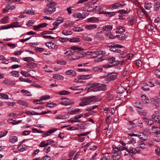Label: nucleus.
I'll use <instances>...</instances> for the list:
<instances>
[{
	"label": "nucleus",
	"instance_id": "1",
	"mask_svg": "<svg viewBox=\"0 0 160 160\" xmlns=\"http://www.w3.org/2000/svg\"><path fill=\"white\" fill-rule=\"evenodd\" d=\"M81 102L79 104L80 106L83 107L89 104L94 102H96L101 100V98L98 99L96 96H92L88 97H83L80 99Z\"/></svg>",
	"mask_w": 160,
	"mask_h": 160
},
{
	"label": "nucleus",
	"instance_id": "2",
	"mask_svg": "<svg viewBox=\"0 0 160 160\" xmlns=\"http://www.w3.org/2000/svg\"><path fill=\"white\" fill-rule=\"evenodd\" d=\"M98 85V83H94L91 84L90 85V87L88 88V91H92L95 92L106 90V86L105 85L102 84L100 86H97Z\"/></svg>",
	"mask_w": 160,
	"mask_h": 160
},
{
	"label": "nucleus",
	"instance_id": "3",
	"mask_svg": "<svg viewBox=\"0 0 160 160\" xmlns=\"http://www.w3.org/2000/svg\"><path fill=\"white\" fill-rule=\"evenodd\" d=\"M85 55H91L92 58H95L98 56L105 54V51L100 50H97L92 51H87L84 53Z\"/></svg>",
	"mask_w": 160,
	"mask_h": 160
},
{
	"label": "nucleus",
	"instance_id": "4",
	"mask_svg": "<svg viewBox=\"0 0 160 160\" xmlns=\"http://www.w3.org/2000/svg\"><path fill=\"white\" fill-rule=\"evenodd\" d=\"M107 47L109 48V50L111 51H113L115 53H120L122 50L120 48H122V46L115 44L111 46H108Z\"/></svg>",
	"mask_w": 160,
	"mask_h": 160
},
{
	"label": "nucleus",
	"instance_id": "5",
	"mask_svg": "<svg viewBox=\"0 0 160 160\" xmlns=\"http://www.w3.org/2000/svg\"><path fill=\"white\" fill-rule=\"evenodd\" d=\"M115 58L113 57L108 58L107 59V60L109 61L110 63L112 65H106L104 66L103 67L105 68H111L112 66L117 65V64L115 62Z\"/></svg>",
	"mask_w": 160,
	"mask_h": 160
},
{
	"label": "nucleus",
	"instance_id": "6",
	"mask_svg": "<svg viewBox=\"0 0 160 160\" xmlns=\"http://www.w3.org/2000/svg\"><path fill=\"white\" fill-rule=\"evenodd\" d=\"M117 78V74L116 73H111L107 75L104 78L107 81L114 80Z\"/></svg>",
	"mask_w": 160,
	"mask_h": 160
},
{
	"label": "nucleus",
	"instance_id": "7",
	"mask_svg": "<svg viewBox=\"0 0 160 160\" xmlns=\"http://www.w3.org/2000/svg\"><path fill=\"white\" fill-rule=\"evenodd\" d=\"M48 8H46L44 12L46 14H51L54 12L56 10V8L54 6H49L48 5Z\"/></svg>",
	"mask_w": 160,
	"mask_h": 160
},
{
	"label": "nucleus",
	"instance_id": "8",
	"mask_svg": "<svg viewBox=\"0 0 160 160\" xmlns=\"http://www.w3.org/2000/svg\"><path fill=\"white\" fill-rule=\"evenodd\" d=\"M74 103V102L73 101L69 100L68 98H65V100L62 101L60 102L61 104L65 106L72 105Z\"/></svg>",
	"mask_w": 160,
	"mask_h": 160
},
{
	"label": "nucleus",
	"instance_id": "9",
	"mask_svg": "<svg viewBox=\"0 0 160 160\" xmlns=\"http://www.w3.org/2000/svg\"><path fill=\"white\" fill-rule=\"evenodd\" d=\"M64 20L63 19L61 20L58 19L55 21L53 23V25L54 27L52 28H50V30H54L57 28V26H58L60 24L63 22Z\"/></svg>",
	"mask_w": 160,
	"mask_h": 160
},
{
	"label": "nucleus",
	"instance_id": "10",
	"mask_svg": "<svg viewBox=\"0 0 160 160\" xmlns=\"http://www.w3.org/2000/svg\"><path fill=\"white\" fill-rule=\"evenodd\" d=\"M126 149V151L130 154H135L138 152L136 148H134L132 147H130L129 149L127 148Z\"/></svg>",
	"mask_w": 160,
	"mask_h": 160
},
{
	"label": "nucleus",
	"instance_id": "11",
	"mask_svg": "<svg viewBox=\"0 0 160 160\" xmlns=\"http://www.w3.org/2000/svg\"><path fill=\"white\" fill-rule=\"evenodd\" d=\"M72 16L75 18H81L82 19H83L85 18V15H83V14L80 12L74 13Z\"/></svg>",
	"mask_w": 160,
	"mask_h": 160
},
{
	"label": "nucleus",
	"instance_id": "12",
	"mask_svg": "<svg viewBox=\"0 0 160 160\" xmlns=\"http://www.w3.org/2000/svg\"><path fill=\"white\" fill-rule=\"evenodd\" d=\"M45 45L47 47L49 48L56 49L58 48V46L52 42H46Z\"/></svg>",
	"mask_w": 160,
	"mask_h": 160
},
{
	"label": "nucleus",
	"instance_id": "13",
	"mask_svg": "<svg viewBox=\"0 0 160 160\" xmlns=\"http://www.w3.org/2000/svg\"><path fill=\"white\" fill-rule=\"evenodd\" d=\"M57 130V129L54 128L52 130L48 131L46 133H45L43 134H42V137H45L47 136H48L50 135L51 134H52L53 132L56 131Z\"/></svg>",
	"mask_w": 160,
	"mask_h": 160
},
{
	"label": "nucleus",
	"instance_id": "14",
	"mask_svg": "<svg viewBox=\"0 0 160 160\" xmlns=\"http://www.w3.org/2000/svg\"><path fill=\"white\" fill-rule=\"evenodd\" d=\"M112 29V26L110 25H107L103 26L102 27V30L103 31H109Z\"/></svg>",
	"mask_w": 160,
	"mask_h": 160
},
{
	"label": "nucleus",
	"instance_id": "15",
	"mask_svg": "<svg viewBox=\"0 0 160 160\" xmlns=\"http://www.w3.org/2000/svg\"><path fill=\"white\" fill-rule=\"evenodd\" d=\"M159 103H160V99L157 98L156 99L154 100L152 103L153 106L155 108H157L159 107Z\"/></svg>",
	"mask_w": 160,
	"mask_h": 160
},
{
	"label": "nucleus",
	"instance_id": "16",
	"mask_svg": "<svg viewBox=\"0 0 160 160\" xmlns=\"http://www.w3.org/2000/svg\"><path fill=\"white\" fill-rule=\"evenodd\" d=\"M115 112V110L113 108H111L108 111L105 112L106 116L110 117L111 115L114 114Z\"/></svg>",
	"mask_w": 160,
	"mask_h": 160
},
{
	"label": "nucleus",
	"instance_id": "17",
	"mask_svg": "<svg viewBox=\"0 0 160 160\" xmlns=\"http://www.w3.org/2000/svg\"><path fill=\"white\" fill-rule=\"evenodd\" d=\"M4 83L8 85L12 86L15 84L14 81H11L9 80L5 79L3 81Z\"/></svg>",
	"mask_w": 160,
	"mask_h": 160
},
{
	"label": "nucleus",
	"instance_id": "18",
	"mask_svg": "<svg viewBox=\"0 0 160 160\" xmlns=\"http://www.w3.org/2000/svg\"><path fill=\"white\" fill-rule=\"evenodd\" d=\"M97 25L96 24L87 25L85 26V28L87 29L91 30L97 28Z\"/></svg>",
	"mask_w": 160,
	"mask_h": 160
},
{
	"label": "nucleus",
	"instance_id": "19",
	"mask_svg": "<svg viewBox=\"0 0 160 160\" xmlns=\"http://www.w3.org/2000/svg\"><path fill=\"white\" fill-rule=\"evenodd\" d=\"M65 73L66 75H70L72 76H74L76 75V73L73 70H69L66 71Z\"/></svg>",
	"mask_w": 160,
	"mask_h": 160
},
{
	"label": "nucleus",
	"instance_id": "20",
	"mask_svg": "<svg viewBox=\"0 0 160 160\" xmlns=\"http://www.w3.org/2000/svg\"><path fill=\"white\" fill-rule=\"evenodd\" d=\"M141 98L143 102L145 103H148L149 102V100L145 95H142L141 96Z\"/></svg>",
	"mask_w": 160,
	"mask_h": 160
},
{
	"label": "nucleus",
	"instance_id": "21",
	"mask_svg": "<svg viewBox=\"0 0 160 160\" xmlns=\"http://www.w3.org/2000/svg\"><path fill=\"white\" fill-rule=\"evenodd\" d=\"M125 32V28L124 27L120 26L117 28L116 33H120Z\"/></svg>",
	"mask_w": 160,
	"mask_h": 160
},
{
	"label": "nucleus",
	"instance_id": "22",
	"mask_svg": "<svg viewBox=\"0 0 160 160\" xmlns=\"http://www.w3.org/2000/svg\"><path fill=\"white\" fill-rule=\"evenodd\" d=\"M62 33L65 36L70 35L72 34V32L69 30L65 29L62 30Z\"/></svg>",
	"mask_w": 160,
	"mask_h": 160
},
{
	"label": "nucleus",
	"instance_id": "23",
	"mask_svg": "<svg viewBox=\"0 0 160 160\" xmlns=\"http://www.w3.org/2000/svg\"><path fill=\"white\" fill-rule=\"evenodd\" d=\"M9 17L6 16L2 18L0 20V22L2 24H6L8 22Z\"/></svg>",
	"mask_w": 160,
	"mask_h": 160
},
{
	"label": "nucleus",
	"instance_id": "24",
	"mask_svg": "<svg viewBox=\"0 0 160 160\" xmlns=\"http://www.w3.org/2000/svg\"><path fill=\"white\" fill-rule=\"evenodd\" d=\"M18 141V137L16 136L11 137L9 139V142L12 143H14Z\"/></svg>",
	"mask_w": 160,
	"mask_h": 160
},
{
	"label": "nucleus",
	"instance_id": "25",
	"mask_svg": "<svg viewBox=\"0 0 160 160\" xmlns=\"http://www.w3.org/2000/svg\"><path fill=\"white\" fill-rule=\"evenodd\" d=\"M135 106L137 108L139 109H142V103H141V102L138 101L135 103Z\"/></svg>",
	"mask_w": 160,
	"mask_h": 160
},
{
	"label": "nucleus",
	"instance_id": "26",
	"mask_svg": "<svg viewBox=\"0 0 160 160\" xmlns=\"http://www.w3.org/2000/svg\"><path fill=\"white\" fill-rule=\"evenodd\" d=\"M95 38L98 40L101 41L104 40V38L103 35L100 34L99 33H97V34L95 36Z\"/></svg>",
	"mask_w": 160,
	"mask_h": 160
},
{
	"label": "nucleus",
	"instance_id": "27",
	"mask_svg": "<svg viewBox=\"0 0 160 160\" xmlns=\"http://www.w3.org/2000/svg\"><path fill=\"white\" fill-rule=\"evenodd\" d=\"M118 151L117 150H112V153L113 156L115 157V159H119V158L118 157Z\"/></svg>",
	"mask_w": 160,
	"mask_h": 160
},
{
	"label": "nucleus",
	"instance_id": "28",
	"mask_svg": "<svg viewBox=\"0 0 160 160\" xmlns=\"http://www.w3.org/2000/svg\"><path fill=\"white\" fill-rule=\"evenodd\" d=\"M17 103L19 105L22 106H27L28 105V104L27 102L21 100H18L17 101Z\"/></svg>",
	"mask_w": 160,
	"mask_h": 160
},
{
	"label": "nucleus",
	"instance_id": "29",
	"mask_svg": "<svg viewBox=\"0 0 160 160\" xmlns=\"http://www.w3.org/2000/svg\"><path fill=\"white\" fill-rule=\"evenodd\" d=\"M69 118V115L68 114L60 115L56 117V119H64Z\"/></svg>",
	"mask_w": 160,
	"mask_h": 160
},
{
	"label": "nucleus",
	"instance_id": "30",
	"mask_svg": "<svg viewBox=\"0 0 160 160\" xmlns=\"http://www.w3.org/2000/svg\"><path fill=\"white\" fill-rule=\"evenodd\" d=\"M6 8H8V10H12L15 8L16 6L12 4H8L6 5Z\"/></svg>",
	"mask_w": 160,
	"mask_h": 160
},
{
	"label": "nucleus",
	"instance_id": "31",
	"mask_svg": "<svg viewBox=\"0 0 160 160\" xmlns=\"http://www.w3.org/2000/svg\"><path fill=\"white\" fill-rule=\"evenodd\" d=\"M149 87L150 86H149L148 83H145L142 85V89L144 91H148L149 90Z\"/></svg>",
	"mask_w": 160,
	"mask_h": 160
},
{
	"label": "nucleus",
	"instance_id": "32",
	"mask_svg": "<svg viewBox=\"0 0 160 160\" xmlns=\"http://www.w3.org/2000/svg\"><path fill=\"white\" fill-rule=\"evenodd\" d=\"M53 78L57 80H62L64 79L63 77L59 74H55L53 75Z\"/></svg>",
	"mask_w": 160,
	"mask_h": 160
},
{
	"label": "nucleus",
	"instance_id": "33",
	"mask_svg": "<svg viewBox=\"0 0 160 160\" xmlns=\"http://www.w3.org/2000/svg\"><path fill=\"white\" fill-rule=\"evenodd\" d=\"M0 98L4 99H9L8 98V95L4 93H0ZM10 99H11V98H10Z\"/></svg>",
	"mask_w": 160,
	"mask_h": 160
},
{
	"label": "nucleus",
	"instance_id": "34",
	"mask_svg": "<svg viewBox=\"0 0 160 160\" xmlns=\"http://www.w3.org/2000/svg\"><path fill=\"white\" fill-rule=\"evenodd\" d=\"M27 65L28 68H36L37 67L36 64L33 62L27 63Z\"/></svg>",
	"mask_w": 160,
	"mask_h": 160
},
{
	"label": "nucleus",
	"instance_id": "35",
	"mask_svg": "<svg viewBox=\"0 0 160 160\" xmlns=\"http://www.w3.org/2000/svg\"><path fill=\"white\" fill-rule=\"evenodd\" d=\"M21 92L24 95L27 96H30L32 95L31 92L27 90L22 89L21 90Z\"/></svg>",
	"mask_w": 160,
	"mask_h": 160
},
{
	"label": "nucleus",
	"instance_id": "36",
	"mask_svg": "<svg viewBox=\"0 0 160 160\" xmlns=\"http://www.w3.org/2000/svg\"><path fill=\"white\" fill-rule=\"evenodd\" d=\"M19 80L21 82H25L29 83H31L32 82L31 80L28 78H24L22 77H20L19 78Z\"/></svg>",
	"mask_w": 160,
	"mask_h": 160
},
{
	"label": "nucleus",
	"instance_id": "37",
	"mask_svg": "<svg viewBox=\"0 0 160 160\" xmlns=\"http://www.w3.org/2000/svg\"><path fill=\"white\" fill-rule=\"evenodd\" d=\"M80 110L79 108H73L71 111H70L69 113L71 114H75V113H77L80 112Z\"/></svg>",
	"mask_w": 160,
	"mask_h": 160
},
{
	"label": "nucleus",
	"instance_id": "38",
	"mask_svg": "<svg viewBox=\"0 0 160 160\" xmlns=\"http://www.w3.org/2000/svg\"><path fill=\"white\" fill-rule=\"evenodd\" d=\"M71 49L73 50L74 51L76 52H78L79 51L82 50V49L81 48L77 47L75 46H72L71 47Z\"/></svg>",
	"mask_w": 160,
	"mask_h": 160
},
{
	"label": "nucleus",
	"instance_id": "39",
	"mask_svg": "<svg viewBox=\"0 0 160 160\" xmlns=\"http://www.w3.org/2000/svg\"><path fill=\"white\" fill-rule=\"evenodd\" d=\"M70 42H78L80 41V39L78 38H73L69 40Z\"/></svg>",
	"mask_w": 160,
	"mask_h": 160
},
{
	"label": "nucleus",
	"instance_id": "40",
	"mask_svg": "<svg viewBox=\"0 0 160 160\" xmlns=\"http://www.w3.org/2000/svg\"><path fill=\"white\" fill-rule=\"evenodd\" d=\"M99 20L98 18H96L94 17H92L89 18L88 19V21L92 22H94L98 21Z\"/></svg>",
	"mask_w": 160,
	"mask_h": 160
},
{
	"label": "nucleus",
	"instance_id": "41",
	"mask_svg": "<svg viewBox=\"0 0 160 160\" xmlns=\"http://www.w3.org/2000/svg\"><path fill=\"white\" fill-rule=\"evenodd\" d=\"M11 73V75L14 77H17L19 76V72L17 71H12Z\"/></svg>",
	"mask_w": 160,
	"mask_h": 160
},
{
	"label": "nucleus",
	"instance_id": "42",
	"mask_svg": "<svg viewBox=\"0 0 160 160\" xmlns=\"http://www.w3.org/2000/svg\"><path fill=\"white\" fill-rule=\"evenodd\" d=\"M144 7L146 9L150 10L152 8V4L150 2L145 3Z\"/></svg>",
	"mask_w": 160,
	"mask_h": 160
},
{
	"label": "nucleus",
	"instance_id": "43",
	"mask_svg": "<svg viewBox=\"0 0 160 160\" xmlns=\"http://www.w3.org/2000/svg\"><path fill=\"white\" fill-rule=\"evenodd\" d=\"M21 74L25 77H29L31 76L30 74L22 70L21 71Z\"/></svg>",
	"mask_w": 160,
	"mask_h": 160
},
{
	"label": "nucleus",
	"instance_id": "44",
	"mask_svg": "<svg viewBox=\"0 0 160 160\" xmlns=\"http://www.w3.org/2000/svg\"><path fill=\"white\" fill-rule=\"evenodd\" d=\"M89 76L90 75H82L79 76L78 77V78L79 79H87L90 78Z\"/></svg>",
	"mask_w": 160,
	"mask_h": 160
},
{
	"label": "nucleus",
	"instance_id": "45",
	"mask_svg": "<svg viewBox=\"0 0 160 160\" xmlns=\"http://www.w3.org/2000/svg\"><path fill=\"white\" fill-rule=\"evenodd\" d=\"M70 92L66 90H62L59 92V94L60 95H66L69 94Z\"/></svg>",
	"mask_w": 160,
	"mask_h": 160
},
{
	"label": "nucleus",
	"instance_id": "46",
	"mask_svg": "<svg viewBox=\"0 0 160 160\" xmlns=\"http://www.w3.org/2000/svg\"><path fill=\"white\" fill-rule=\"evenodd\" d=\"M50 98V96L48 95H46L41 96L40 98L41 100H47Z\"/></svg>",
	"mask_w": 160,
	"mask_h": 160
},
{
	"label": "nucleus",
	"instance_id": "47",
	"mask_svg": "<svg viewBox=\"0 0 160 160\" xmlns=\"http://www.w3.org/2000/svg\"><path fill=\"white\" fill-rule=\"evenodd\" d=\"M116 36H118V38L121 40H124L127 38L126 36L124 34H121L119 36L116 35Z\"/></svg>",
	"mask_w": 160,
	"mask_h": 160
},
{
	"label": "nucleus",
	"instance_id": "48",
	"mask_svg": "<svg viewBox=\"0 0 160 160\" xmlns=\"http://www.w3.org/2000/svg\"><path fill=\"white\" fill-rule=\"evenodd\" d=\"M10 60L12 62H20V60L19 59L14 57H11L10 58Z\"/></svg>",
	"mask_w": 160,
	"mask_h": 160
},
{
	"label": "nucleus",
	"instance_id": "49",
	"mask_svg": "<svg viewBox=\"0 0 160 160\" xmlns=\"http://www.w3.org/2000/svg\"><path fill=\"white\" fill-rule=\"evenodd\" d=\"M46 141H43L41 142L39 146L40 147H44L48 145V143L46 142Z\"/></svg>",
	"mask_w": 160,
	"mask_h": 160
},
{
	"label": "nucleus",
	"instance_id": "50",
	"mask_svg": "<svg viewBox=\"0 0 160 160\" xmlns=\"http://www.w3.org/2000/svg\"><path fill=\"white\" fill-rule=\"evenodd\" d=\"M23 60L27 62H29L31 61H34V59L30 57H27L23 58Z\"/></svg>",
	"mask_w": 160,
	"mask_h": 160
},
{
	"label": "nucleus",
	"instance_id": "51",
	"mask_svg": "<svg viewBox=\"0 0 160 160\" xmlns=\"http://www.w3.org/2000/svg\"><path fill=\"white\" fill-rule=\"evenodd\" d=\"M125 91V89L122 87H119L118 88L117 92L118 93H122Z\"/></svg>",
	"mask_w": 160,
	"mask_h": 160
},
{
	"label": "nucleus",
	"instance_id": "52",
	"mask_svg": "<svg viewBox=\"0 0 160 160\" xmlns=\"http://www.w3.org/2000/svg\"><path fill=\"white\" fill-rule=\"evenodd\" d=\"M128 124L129 126V128L131 129H133L135 128V124L132 122L129 121Z\"/></svg>",
	"mask_w": 160,
	"mask_h": 160
},
{
	"label": "nucleus",
	"instance_id": "53",
	"mask_svg": "<svg viewBox=\"0 0 160 160\" xmlns=\"http://www.w3.org/2000/svg\"><path fill=\"white\" fill-rule=\"evenodd\" d=\"M154 9L156 11H158L159 10L160 7V5L158 2L155 3L154 5Z\"/></svg>",
	"mask_w": 160,
	"mask_h": 160
},
{
	"label": "nucleus",
	"instance_id": "54",
	"mask_svg": "<svg viewBox=\"0 0 160 160\" xmlns=\"http://www.w3.org/2000/svg\"><path fill=\"white\" fill-rule=\"evenodd\" d=\"M57 63L61 65H64L66 64L67 62L64 60H61L58 61H57Z\"/></svg>",
	"mask_w": 160,
	"mask_h": 160
},
{
	"label": "nucleus",
	"instance_id": "55",
	"mask_svg": "<svg viewBox=\"0 0 160 160\" xmlns=\"http://www.w3.org/2000/svg\"><path fill=\"white\" fill-rule=\"evenodd\" d=\"M126 148H125L120 145H118V146L117 149L118 151H121L124 150L126 151Z\"/></svg>",
	"mask_w": 160,
	"mask_h": 160
},
{
	"label": "nucleus",
	"instance_id": "56",
	"mask_svg": "<svg viewBox=\"0 0 160 160\" xmlns=\"http://www.w3.org/2000/svg\"><path fill=\"white\" fill-rule=\"evenodd\" d=\"M83 38L84 40L87 41H91L92 40V39L87 36H83Z\"/></svg>",
	"mask_w": 160,
	"mask_h": 160
},
{
	"label": "nucleus",
	"instance_id": "57",
	"mask_svg": "<svg viewBox=\"0 0 160 160\" xmlns=\"http://www.w3.org/2000/svg\"><path fill=\"white\" fill-rule=\"evenodd\" d=\"M18 22H14L12 24H11L12 28L21 27L20 26H18Z\"/></svg>",
	"mask_w": 160,
	"mask_h": 160
},
{
	"label": "nucleus",
	"instance_id": "58",
	"mask_svg": "<svg viewBox=\"0 0 160 160\" xmlns=\"http://www.w3.org/2000/svg\"><path fill=\"white\" fill-rule=\"evenodd\" d=\"M136 143V139L134 138H131L130 141L128 142V144H135Z\"/></svg>",
	"mask_w": 160,
	"mask_h": 160
},
{
	"label": "nucleus",
	"instance_id": "59",
	"mask_svg": "<svg viewBox=\"0 0 160 160\" xmlns=\"http://www.w3.org/2000/svg\"><path fill=\"white\" fill-rule=\"evenodd\" d=\"M93 69L94 71L96 72H101L102 71L103 69L102 68H99L98 67H95L93 68Z\"/></svg>",
	"mask_w": 160,
	"mask_h": 160
},
{
	"label": "nucleus",
	"instance_id": "60",
	"mask_svg": "<svg viewBox=\"0 0 160 160\" xmlns=\"http://www.w3.org/2000/svg\"><path fill=\"white\" fill-rule=\"evenodd\" d=\"M103 57H98L95 59L94 61L95 62H99L103 61L104 59L102 58Z\"/></svg>",
	"mask_w": 160,
	"mask_h": 160
},
{
	"label": "nucleus",
	"instance_id": "61",
	"mask_svg": "<svg viewBox=\"0 0 160 160\" xmlns=\"http://www.w3.org/2000/svg\"><path fill=\"white\" fill-rule=\"evenodd\" d=\"M68 40L69 39L67 38H60L59 39V40L62 42H67Z\"/></svg>",
	"mask_w": 160,
	"mask_h": 160
},
{
	"label": "nucleus",
	"instance_id": "62",
	"mask_svg": "<svg viewBox=\"0 0 160 160\" xmlns=\"http://www.w3.org/2000/svg\"><path fill=\"white\" fill-rule=\"evenodd\" d=\"M105 36L110 39H113L114 38V37L113 35H112L110 32H109L105 34Z\"/></svg>",
	"mask_w": 160,
	"mask_h": 160
},
{
	"label": "nucleus",
	"instance_id": "63",
	"mask_svg": "<svg viewBox=\"0 0 160 160\" xmlns=\"http://www.w3.org/2000/svg\"><path fill=\"white\" fill-rule=\"evenodd\" d=\"M118 3L116 2L113 4L112 5L111 8L112 9H116L118 8L119 6L118 5H117L116 4H117Z\"/></svg>",
	"mask_w": 160,
	"mask_h": 160
},
{
	"label": "nucleus",
	"instance_id": "64",
	"mask_svg": "<svg viewBox=\"0 0 160 160\" xmlns=\"http://www.w3.org/2000/svg\"><path fill=\"white\" fill-rule=\"evenodd\" d=\"M56 104L55 103H53L52 102H48L47 104V106L48 107L50 108H53L56 106Z\"/></svg>",
	"mask_w": 160,
	"mask_h": 160
}]
</instances>
